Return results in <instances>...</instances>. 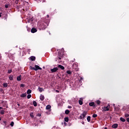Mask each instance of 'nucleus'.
I'll use <instances>...</instances> for the list:
<instances>
[{
    "mask_svg": "<svg viewBox=\"0 0 129 129\" xmlns=\"http://www.w3.org/2000/svg\"><path fill=\"white\" fill-rule=\"evenodd\" d=\"M50 23V20L47 19L45 20L44 22H38V28L39 30H45L48 26H49V23Z\"/></svg>",
    "mask_w": 129,
    "mask_h": 129,
    "instance_id": "f257e3e1",
    "label": "nucleus"
},
{
    "mask_svg": "<svg viewBox=\"0 0 129 129\" xmlns=\"http://www.w3.org/2000/svg\"><path fill=\"white\" fill-rule=\"evenodd\" d=\"M63 49H61L58 50L57 56L58 57L59 60H61L62 58H63V56L64 55V51H63Z\"/></svg>",
    "mask_w": 129,
    "mask_h": 129,
    "instance_id": "f03ea898",
    "label": "nucleus"
},
{
    "mask_svg": "<svg viewBox=\"0 0 129 129\" xmlns=\"http://www.w3.org/2000/svg\"><path fill=\"white\" fill-rule=\"evenodd\" d=\"M30 68L31 70H34L35 71H38V70H42V69L38 65H35V68L30 66Z\"/></svg>",
    "mask_w": 129,
    "mask_h": 129,
    "instance_id": "7ed1b4c3",
    "label": "nucleus"
},
{
    "mask_svg": "<svg viewBox=\"0 0 129 129\" xmlns=\"http://www.w3.org/2000/svg\"><path fill=\"white\" fill-rule=\"evenodd\" d=\"M109 108H110V106L108 105L106 106H104V108H103V110L104 111H108Z\"/></svg>",
    "mask_w": 129,
    "mask_h": 129,
    "instance_id": "20e7f679",
    "label": "nucleus"
},
{
    "mask_svg": "<svg viewBox=\"0 0 129 129\" xmlns=\"http://www.w3.org/2000/svg\"><path fill=\"white\" fill-rule=\"evenodd\" d=\"M58 70H59V69H58V68H57V67L54 68L53 69H50V71L52 73H55V72H57V71H58Z\"/></svg>",
    "mask_w": 129,
    "mask_h": 129,
    "instance_id": "39448f33",
    "label": "nucleus"
},
{
    "mask_svg": "<svg viewBox=\"0 0 129 129\" xmlns=\"http://www.w3.org/2000/svg\"><path fill=\"white\" fill-rule=\"evenodd\" d=\"M73 68L75 69L76 71H78L79 70L78 67H77V64H74Z\"/></svg>",
    "mask_w": 129,
    "mask_h": 129,
    "instance_id": "423d86ee",
    "label": "nucleus"
},
{
    "mask_svg": "<svg viewBox=\"0 0 129 129\" xmlns=\"http://www.w3.org/2000/svg\"><path fill=\"white\" fill-rule=\"evenodd\" d=\"M37 29L33 27L31 29V33H36L37 32Z\"/></svg>",
    "mask_w": 129,
    "mask_h": 129,
    "instance_id": "0eeeda50",
    "label": "nucleus"
},
{
    "mask_svg": "<svg viewBox=\"0 0 129 129\" xmlns=\"http://www.w3.org/2000/svg\"><path fill=\"white\" fill-rule=\"evenodd\" d=\"M57 68H60V69H61V70H64V69H65V68L63 66L60 64H59L57 66Z\"/></svg>",
    "mask_w": 129,
    "mask_h": 129,
    "instance_id": "6e6552de",
    "label": "nucleus"
},
{
    "mask_svg": "<svg viewBox=\"0 0 129 129\" xmlns=\"http://www.w3.org/2000/svg\"><path fill=\"white\" fill-rule=\"evenodd\" d=\"M118 126V124L117 123H114L112 125V127H113V128H117Z\"/></svg>",
    "mask_w": 129,
    "mask_h": 129,
    "instance_id": "1a4fd4ad",
    "label": "nucleus"
},
{
    "mask_svg": "<svg viewBox=\"0 0 129 129\" xmlns=\"http://www.w3.org/2000/svg\"><path fill=\"white\" fill-rule=\"evenodd\" d=\"M87 114V111H84L82 113L83 117V118H85V116H86V115Z\"/></svg>",
    "mask_w": 129,
    "mask_h": 129,
    "instance_id": "9d476101",
    "label": "nucleus"
},
{
    "mask_svg": "<svg viewBox=\"0 0 129 129\" xmlns=\"http://www.w3.org/2000/svg\"><path fill=\"white\" fill-rule=\"evenodd\" d=\"M40 100H41V101H43V100H44V99H45V96H44V95L41 94L40 96Z\"/></svg>",
    "mask_w": 129,
    "mask_h": 129,
    "instance_id": "9b49d317",
    "label": "nucleus"
},
{
    "mask_svg": "<svg viewBox=\"0 0 129 129\" xmlns=\"http://www.w3.org/2000/svg\"><path fill=\"white\" fill-rule=\"evenodd\" d=\"M21 77H22L21 75L17 77V81H21V80H22V78H21Z\"/></svg>",
    "mask_w": 129,
    "mask_h": 129,
    "instance_id": "f8f14e48",
    "label": "nucleus"
},
{
    "mask_svg": "<svg viewBox=\"0 0 129 129\" xmlns=\"http://www.w3.org/2000/svg\"><path fill=\"white\" fill-rule=\"evenodd\" d=\"M30 59H31V61H35V60H36V57H35L34 56H32L30 57Z\"/></svg>",
    "mask_w": 129,
    "mask_h": 129,
    "instance_id": "ddd939ff",
    "label": "nucleus"
},
{
    "mask_svg": "<svg viewBox=\"0 0 129 129\" xmlns=\"http://www.w3.org/2000/svg\"><path fill=\"white\" fill-rule=\"evenodd\" d=\"M38 90H39V92H42V91H44V89L43 88H41V87H39Z\"/></svg>",
    "mask_w": 129,
    "mask_h": 129,
    "instance_id": "4468645a",
    "label": "nucleus"
},
{
    "mask_svg": "<svg viewBox=\"0 0 129 129\" xmlns=\"http://www.w3.org/2000/svg\"><path fill=\"white\" fill-rule=\"evenodd\" d=\"M90 106H95V104L94 102H90L89 103Z\"/></svg>",
    "mask_w": 129,
    "mask_h": 129,
    "instance_id": "2eb2a0df",
    "label": "nucleus"
},
{
    "mask_svg": "<svg viewBox=\"0 0 129 129\" xmlns=\"http://www.w3.org/2000/svg\"><path fill=\"white\" fill-rule=\"evenodd\" d=\"M46 109H47V110L51 109V105H47L46 106Z\"/></svg>",
    "mask_w": 129,
    "mask_h": 129,
    "instance_id": "dca6fc26",
    "label": "nucleus"
},
{
    "mask_svg": "<svg viewBox=\"0 0 129 129\" xmlns=\"http://www.w3.org/2000/svg\"><path fill=\"white\" fill-rule=\"evenodd\" d=\"M64 119L66 122H68V121H69V118L68 117H64Z\"/></svg>",
    "mask_w": 129,
    "mask_h": 129,
    "instance_id": "f3484780",
    "label": "nucleus"
},
{
    "mask_svg": "<svg viewBox=\"0 0 129 129\" xmlns=\"http://www.w3.org/2000/svg\"><path fill=\"white\" fill-rule=\"evenodd\" d=\"M9 79L10 80H12V81L14 80V76L13 75L9 76Z\"/></svg>",
    "mask_w": 129,
    "mask_h": 129,
    "instance_id": "a211bd4d",
    "label": "nucleus"
},
{
    "mask_svg": "<svg viewBox=\"0 0 129 129\" xmlns=\"http://www.w3.org/2000/svg\"><path fill=\"white\" fill-rule=\"evenodd\" d=\"M67 74H69V75H71V74H72V72L70 70H68L67 71Z\"/></svg>",
    "mask_w": 129,
    "mask_h": 129,
    "instance_id": "6ab92c4d",
    "label": "nucleus"
},
{
    "mask_svg": "<svg viewBox=\"0 0 129 129\" xmlns=\"http://www.w3.org/2000/svg\"><path fill=\"white\" fill-rule=\"evenodd\" d=\"M26 96H27V94H26V93L22 94L20 95L21 97H26Z\"/></svg>",
    "mask_w": 129,
    "mask_h": 129,
    "instance_id": "aec40b11",
    "label": "nucleus"
},
{
    "mask_svg": "<svg viewBox=\"0 0 129 129\" xmlns=\"http://www.w3.org/2000/svg\"><path fill=\"white\" fill-rule=\"evenodd\" d=\"M32 93V90L28 89L27 91V94H31Z\"/></svg>",
    "mask_w": 129,
    "mask_h": 129,
    "instance_id": "412c9836",
    "label": "nucleus"
},
{
    "mask_svg": "<svg viewBox=\"0 0 129 129\" xmlns=\"http://www.w3.org/2000/svg\"><path fill=\"white\" fill-rule=\"evenodd\" d=\"M87 120L88 121V122H89L91 120V117L90 116H88L87 118Z\"/></svg>",
    "mask_w": 129,
    "mask_h": 129,
    "instance_id": "4be33fe9",
    "label": "nucleus"
},
{
    "mask_svg": "<svg viewBox=\"0 0 129 129\" xmlns=\"http://www.w3.org/2000/svg\"><path fill=\"white\" fill-rule=\"evenodd\" d=\"M120 120H121V121H122V122H124L125 121V119H124L122 117H120Z\"/></svg>",
    "mask_w": 129,
    "mask_h": 129,
    "instance_id": "5701e85b",
    "label": "nucleus"
},
{
    "mask_svg": "<svg viewBox=\"0 0 129 129\" xmlns=\"http://www.w3.org/2000/svg\"><path fill=\"white\" fill-rule=\"evenodd\" d=\"M79 103L80 105H82L83 104V102L81 100H79Z\"/></svg>",
    "mask_w": 129,
    "mask_h": 129,
    "instance_id": "b1692460",
    "label": "nucleus"
},
{
    "mask_svg": "<svg viewBox=\"0 0 129 129\" xmlns=\"http://www.w3.org/2000/svg\"><path fill=\"white\" fill-rule=\"evenodd\" d=\"M4 87H8V83H4L3 84Z\"/></svg>",
    "mask_w": 129,
    "mask_h": 129,
    "instance_id": "393cba45",
    "label": "nucleus"
},
{
    "mask_svg": "<svg viewBox=\"0 0 129 129\" xmlns=\"http://www.w3.org/2000/svg\"><path fill=\"white\" fill-rule=\"evenodd\" d=\"M70 112V111L69 110H66L65 111L66 114H69V113Z\"/></svg>",
    "mask_w": 129,
    "mask_h": 129,
    "instance_id": "a878e982",
    "label": "nucleus"
},
{
    "mask_svg": "<svg viewBox=\"0 0 129 129\" xmlns=\"http://www.w3.org/2000/svg\"><path fill=\"white\" fill-rule=\"evenodd\" d=\"M33 105L34 106H37V102H36V101H33Z\"/></svg>",
    "mask_w": 129,
    "mask_h": 129,
    "instance_id": "bb28decb",
    "label": "nucleus"
},
{
    "mask_svg": "<svg viewBox=\"0 0 129 129\" xmlns=\"http://www.w3.org/2000/svg\"><path fill=\"white\" fill-rule=\"evenodd\" d=\"M30 115L31 116V117H32V118H33L34 117V113L33 112H31L30 113Z\"/></svg>",
    "mask_w": 129,
    "mask_h": 129,
    "instance_id": "cd10ccee",
    "label": "nucleus"
},
{
    "mask_svg": "<svg viewBox=\"0 0 129 129\" xmlns=\"http://www.w3.org/2000/svg\"><path fill=\"white\" fill-rule=\"evenodd\" d=\"M31 97H32V95L31 94H28V96H27L28 99H30V98H31Z\"/></svg>",
    "mask_w": 129,
    "mask_h": 129,
    "instance_id": "c85d7f7f",
    "label": "nucleus"
},
{
    "mask_svg": "<svg viewBox=\"0 0 129 129\" xmlns=\"http://www.w3.org/2000/svg\"><path fill=\"white\" fill-rule=\"evenodd\" d=\"M96 103H97V104H98V105H99V104H100V103H101V102L99 100H97Z\"/></svg>",
    "mask_w": 129,
    "mask_h": 129,
    "instance_id": "c756f323",
    "label": "nucleus"
},
{
    "mask_svg": "<svg viewBox=\"0 0 129 129\" xmlns=\"http://www.w3.org/2000/svg\"><path fill=\"white\" fill-rule=\"evenodd\" d=\"M1 114L2 115L5 114V111L4 110H2L1 111Z\"/></svg>",
    "mask_w": 129,
    "mask_h": 129,
    "instance_id": "7c9ffc66",
    "label": "nucleus"
},
{
    "mask_svg": "<svg viewBox=\"0 0 129 129\" xmlns=\"http://www.w3.org/2000/svg\"><path fill=\"white\" fill-rule=\"evenodd\" d=\"M12 72H13V71L12 70H9L8 72V73L9 74H11V73H12Z\"/></svg>",
    "mask_w": 129,
    "mask_h": 129,
    "instance_id": "2f4dec72",
    "label": "nucleus"
},
{
    "mask_svg": "<svg viewBox=\"0 0 129 129\" xmlns=\"http://www.w3.org/2000/svg\"><path fill=\"white\" fill-rule=\"evenodd\" d=\"M92 117H94V118L97 117V114H93Z\"/></svg>",
    "mask_w": 129,
    "mask_h": 129,
    "instance_id": "473e14b6",
    "label": "nucleus"
},
{
    "mask_svg": "<svg viewBox=\"0 0 129 129\" xmlns=\"http://www.w3.org/2000/svg\"><path fill=\"white\" fill-rule=\"evenodd\" d=\"M3 122L4 124H3V125H5L6 126V125H7V121H3Z\"/></svg>",
    "mask_w": 129,
    "mask_h": 129,
    "instance_id": "72a5a7b5",
    "label": "nucleus"
},
{
    "mask_svg": "<svg viewBox=\"0 0 129 129\" xmlns=\"http://www.w3.org/2000/svg\"><path fill=\"white\" fill-rule=\"evenodd\" d=\"M14 121H12L11 123H10V125L11 126H14Z\"/></svg>",
    "mask_w": 129,
    "mask_h": 129,
    "instance_id": "f704fd0d",
    "label": "nucleus"
},
{
    "mask_svg": "<svg viewBox=\"0 0 129 129\" xmlns=\"http://www.w3.org/2000/svg\"><path fill=\"white\" fill-rule=\"evenodd\" d=\"M129 114L127 113L125 114V117H128Z\"/></svg>",
    "mask_w": 129,
    "mask_h": 129,
    "instance_id": "c9c22d12",
    "label": "nucleus"
},
{
    "mask_svg": "<svg viewBox=\"0 0 129 129\" xmlns=\"http://www.w3.org/2000/svg\"><path fill=\"white\" fill-rule=\"evenodd\" d=\"M5 7L6 9H8V8H9V5L6 4V5H5Z\"/></svg>",
    "mask_w": 129,
    "mask_h": 129,
    "instance_id": "e433bc0d",
    "label": "nucleus"
},
{
    "mask_svg": "<svg viewBox=\"0 0 129 129\" xmlns=\"http://www.w3.org/2000/svg\"><path fill=\"white\" fill-rule=\"evenodd\" d=\"M29 20L30 21V22H33V19L32 18H30L29 19Z\"/></svg>",
    "mask_w": 129,
    "mask_h": 129,
    "instance_id": "4c0bfd02",
    "label": "nucleus"
},
{
    "mask_svg": "<svg viewBox=\"0 0 129 129\" xmlns=\"http://www.w3.org/2000/svg\"><path fill=\"white\" fill-rule=\"evenodd\" d=\"M19 1H20V0H16V1H15V3L17 4H19Z\"/></svg>",
    "mask_w": 129,
    "mask_h": 129,
    "instance_id": "58836bf2",
    "label": "nucleus"
},
{
    "mask_svg": "<svg viewBox=\"0 0 129 129\" xmlns=\"http://www.w3.org/2000/svg\"><path fill=\"white\" fill-rule=\"evenodd\" d=\"M20 86L21 87H25V85H24V84H22Z\"/></svg>",
    "mask_w": 129,
    "mask_h": 129,
    "instance_id": "ea45409f",
    "label": "nucleus"
},
{
    "mask_svg": "<svg viewBox=\"0 0 129 129\" xmlns=\"http://www.w3.org/2000/svg\"><path fill=\"white\" fill-rule=\"evenodd\" d=\"M82 80H83V78L81 77L79 82H80V81H81Z\"/></svg>",
    "mask_w": 129,
    "mask_h": 129,
    "instance_id": "a19ab883",
    "label": "nucleus"
},
{
    "mask_svg": "<svg viewBox=\"0 0 129 129\" xmlns=\"http://www.w3.org/2000/svg\"><path fill=\"white\" fill-rule=\"evenodd\" d=\"M126 121H127V122H129V118H126Z\"/></svg>",
    "mask_w": 129,
    "mask_h": 129,
    "instance_id": "79ce46f5",
    "label": "nucleus"
},
{
    "mask_svg": "<svg viewBox=\"0 0 129 129\" xmlns=\"http://www.w3.org/2000/svg\"><path fill=\"white\" fill-rule=\"evenodd\" d=\"M80 117L81 119H83V117H82V116H81V115L80 116Z\"/></svg>",
    "mask_w": 129,
    "mask_h": 129,
    "instance_id": "37998d69",
    "label": "nucleus"
},
{
    "mask_svg": "<svg viewBox=\"0 0 129 129\" xmlns=\"http://www.w3.org/2000/svg\"><path fill=\"white\" fill-rule=\"evenodd\" d=\"M68 108H72V106H68Z\"/></svg>",
    "mask_w": 129,
    "mask_h": 129,
    "instance_id": "c03bdc74",
    "label": "nucleus"
},
{
    "mask_svg": "<svg viewBox=\"0 0 129 129\" xmlns=\"http://www.w3.org/2000/svg\"><path fill=\"white\" fill-rule=\"evenodd\" d=\"M2 14H3L2 13H0V18L2 17Z\"/></svg>",
    "mask_w": 129,
    "mask_h": 129,
    "instance_id": "a18cd8bd",
    "label": "nucleus"
},
{
    "mask_svg": "<svg viewBox=\"0 0 129 129\" xmlns=\"http://www.w3.org/2000/svg\"><path fill=\"white\" fill-rule=\"evenodd\" d=\"M4 108H3V107H1L0 106V110H1V109H3Z\"/></svg>",
    "mask_w": 129,
    "mask_h": 129,
    "instance_id": "49530a36",
    "label": "nucleus"
},
{
    "mask_svg": "<svg viewBox=\"0 0 129 129\" xmlns=\"http://www.w3.org/2000/svg\"><path fill=\"white\" fill-rule=\"evenodd\" d=\"M38 116H41V114H38Z\"/></svg>",
    "mask_w": 129,
    "mask_h": 129,
    "instance_id": "de8ad7c7",
    "label": "nucleus"
},
{
    "mask_svg": "<svg viewBox=\"0 0 129 129\" xmlns=\"http://www.w3.org/2000/svg\"><path fill=\"white\" fill-rule=\"evenodd\" d=\"M17 105H18V106H20V104H17Z\"/></svg>",
    "mask_w": 129,
    "mask_h": 129,
    "instance_id": "09e8293b",
    "label": "nucleus"
},
{
    "mask_svg": "<svg viewBox=\"0 0 129 129\" xmlns=\"http://www.w3.org/2000/svg\"><path fill=\"white\" fill-rule=\"evenodd\" d=\"M47 18H49V15H47Z\"/></svg>",
    "mask_w": 129,
    "mask_h": 129,
    "instance_id": "8fccbe9b",
    "label": "nucleus"
},
{
    "mask_svg": "<svg viewBox=\"0 0 129 129\" xmlns=\"http://www.w3.org/2000/svg\"><path fill=\"white\" fill-rule=\"evenodd\" d=\"M28 52H31V50H30V49H28Z\"/></svg>",
    "mask_w": 129,
    "mask_h": 129,
    "instance_id": "3c124183",
    "label": "nucleus"
},
{
    "mask_svg": "<svg viewBox=\"0 0 129 129\" xmlns=\"http://www.w3.org/2000/svg\"><path fill=\"white\" fill-rule=\"evenodd\" d=\"M0 91H3V89H1V90H0Z\"/></svg>",
    "mask_w": 129,
    "mask_h": 129,
    "instance_id": "603ef678",
    "label": "nucleus"
},
{
    "mask_svg": "<svg viewBox=\"0 0 129 129\" xmlns=\"http://www.w3.org/2000/svg\"><path fill=\"white\" fill-rule=\"evenodd\" d=\"M0 120H2V118L0 117Z\"/></svg>",
    "mask_w": 129,
    "mask_h": 129,
    "instance_id": "864d4df0",
    "label": "nucleus"
},
{
    "mask_svg": "<svg viewBox=\"0 0 129 129\" xmlns=\"http://www.w3.org/2000/svg\"><path fill=\"white\" fill-rule=\"evenodd\" d=\"M81 82H81V81L80 82H79V83H81Z\"/></svg>",
    "mask_w": 129,
    "mask_h": 129,
    "instance_id": "5fc2aeb1",
    "label": "nucleus"
},
{
    "mask_svg": "<svg viewBox=\"0 0 129 129\" xmlns=\"http://www.w3.org/2000/svg\"><path fill=\"white\" fill-rule=\"evenodd\" d=\"M66 122H64V124H66Z\"/></svg>",
    "mask_w": 129,
    "mask_h": 129,
    "instance_id": "6e6d98bb",
    "label": "nucleus"
},
{
    "mask_svg": "<svg viewBox=\"0 0 129 129\" xmlns=\"http://www.w3.org/2000/svg\"><path fill=\"white\" fill-rule=\"evenodd\" d=\"M22 1H23V0H21Z\"/></svg>",
    "mask_w": 129,
    "mask_h": 129,
    "instance_id": "4d7b16f0",
    "label": "nucleus"
}]
</instances>
